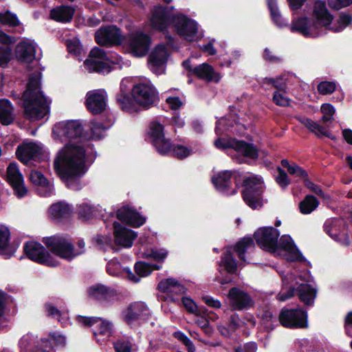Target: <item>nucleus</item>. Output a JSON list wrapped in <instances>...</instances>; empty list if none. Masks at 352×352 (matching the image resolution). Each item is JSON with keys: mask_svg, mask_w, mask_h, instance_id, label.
<instances>
[{"mask_svg": "<svg viewBox=\"0 0 352 352\" xmlns=\"http://www.w3.org/2000/svg\"><path fill=\"white\" fill-rule=\"evenodd\" d=\"M85 131L80 120L60 121L53 127V133L69 141L58 152L54 162V168L61 181L73 190L80 188V178L87 171Z\"/></svg>", "mask_w": 352, "mask_h": 352, "instance_id": "1", "label": "nucleus"}, {"mask_svg": "<svg viewBox=\"0 0 352 352\" xmlns=\"http://www.w3.org/2000/svg\"><path fill=\"white\" fill-rule=\"evenodd\" d=\"M12 96L22 100L24 118L30 121L40 120L50 113V104L41 90V78L38 75L30 76L21 96Z\"/></svg>", "mask_w": 352, "mask_h": 352, "instance_id": "2", "label": "nucleus"}, {"mask_svg": "<svg viewBox=\"0 0 352 352\" xmlns=\"http://www.w3.org/2000/svg\"><path fill=\"white\" fill-rule=\"evenodd\" d=\"M116 102L122 111L131 113L139 111L138 105L145 110L157 105L160 96L153 85L138 83L133 85L131 96L120 89L116 95Z\"/></svg>", "mask_w": 352, "mask_h": 352, "instance_id": "3", "label": "nucleus"}, {"mask_svg": "<svg viewBox=\"0 0 352 352\" xmlns=\"http://www.w3.org/2000/svg\"><path fill=\"white\" fill-rule=\"evenodd\" d=\"M241 186L242 198L247 206L252 210H257L263 206L265 186L262 177L258 175L245 177Z\"/></svg>", "mask_w": 352, "mask_h": 352, "instance_id": "4", "label": "nucleus"}, {"mask_svg": "<svg viewBox=\"0 0 352 352\" xmlns=\"http://www.w3.org/2000/svg\"><path fill=\"white\" fill-rule=\"evenodd\" d=\"M42 242L53 254L67 261L73 260L82 252V251L75 252L74 245L61 235L56 234L43 237Z\"/></svg>", "mask_w": 352, "mask_h": 352, "instance_id": "5", "label": "nucleus"}, {"mask_svg": "<svg viewBox=\"0 0 352 352\" xmlns=\"http://www.w3.org/2000/svg\"><path fill=\"white\" fill-rule=\"evenodd\" d=\"M23 252L28 259L40 265L56 267L58 264L46 248L38 242L26 241L23 244Z\"/></svg>", "mask_w": 352, "mask_h": 352, "instance_id": "6", "label": "nucleus"}, {"mask_svg": "<svg viewBox=\"0 0 352 352\" xmlns=\"http://www.w3.org/2000/svg\"><path fill=\"white\" fill-rule=\"evenodd\" d=\"M239 177L240 173L237 170H221L212 175L211 182L217 191L233 195L237 192V177Z\"/></svg>", "mask_w": 352, "mask_h": 352, "instance_id": "7", "label": "nucleus"}, {"mask_svg": "<svg viewBox=\"0 0 352 352\" xmlns=\"http://www.w3.org/2000/svg\"><path fill=\"white\" fill-rule=\"evenodd\" d=\"M96 43L101 47L120 45L124 38L121 29L116 25H102L94 35Z\"/></svg>", "mask_w": 352, "mask_h": 352, "instance_id": "8", "label": "nucleus"}, {"mask_svg": "<svg viewBox=\"0 0 352 352\" xmlns=\"http://www.w3.org/2000/svg\"><path fill=\"white\" fill-rule=\"evenodd\" d=\"M278 319L285 327L290 329H304L308 327L307 313L302 309L283 308Z\"/></svg>", "mask_w": 352, "mask_h": 352, "instance_id": "9", "label": "nucleus"}, {"mask_svg": "<svg viewBox=\"0 0 352 352\" xmlns=\"http://www.w3.org/2000/svg\"><path fill=\"white\" fill-rule=\"evenodd\" d=\"M148 136L151 144L159 154L165 155L170 151L172 142L170 139L165 138L164 126L159 122H151Z\"/></svg>", "mask_w": 352, "mask_h": 352, "instance_id": "10", "label": "nucleus"}, {"mask_svg": "<svg viewBox=\"0 0 352 352\" xmlns=\"http://www.w3.org/2000/svg\"><path fill=\"white\" fill-rule=\"evenodd\" d=\"M280 232L272 226L263 227L257 229L254 234L258 246L262 250L274 252L277 250L278 239Z\"/></svg>", "mask_w": 352, "mask_h": 352, "instance_id": "11", "label": "nucleus"}, {"mask_svg": "<svg viewBox=\"0 0 352 352\" xmlns=\"http://www.w3.org/2000/svg\"><path fill=\"white\" fill-rule=\"evenodd\" d=\"M151 316V311L147 305L142 301L130 303L122 312L123 322L127 325H132L138 321H146Z\"/></svg>", "mask_w": 352, "mask_h": 352, "instance_id": "12", "label": "nucleus"}, {"mask_svg": "<svg viewBox=\"0 0 352 352\" xmlns=\"http://www.w3.org/2000/svg\"><path fill=\"white\" fill-rule=\"evenodd\" d=\"M172 25L177 34L187 41H192L198 32L197 23L182 13L173 15Z\"/></svg>", "mask_w": 352, "mask_h": 352, "instance_id": "13", "label": "nucleus"}, {"mask_svg": "<svg viewBox=\"0 0 352 352\" xmlns=\"http://www.w3.org/2000/svg\"><path fill=\"white\" fill-rule=\"evenodd\" d=\"M319 23L307 16L294 18L290 26V31L298 33L305 37H316L318 35Z\"/></svg>", "mask_w": 352, "mask_h": 352, "instance_id": "14", "label": "nucleus"}, {"mask_svg": "<svg viewBox=\"0 0 352 352\" xmlns=\"http://www.w3.org/2000/svg\"><path fill=\"white\" fill-rule=\"evenodd\" d=\"M173 7L156 6L152 10L151 24L153 29L162 32L173 24Z\"/></svg>", "mask_w": 352, "mask_h": 352, "instance_id": "15", "label": "nucleus"}, {"mask_svg": "<svg viewBox=\"0 0 352 352\" xmlns=\"http://www.w3.org/2000/svg\"><path fill=\"white\" fill-rule=\"evenodd\" d=\"M87 298L102 304L112 303L117 296L116 289L102 283H96L87 289Z\"/></svg>", "mask_w": 352, "mask_h": 352, "instance_id": "16", "label": "nucleus"}, {"mask_svg": "<svg viewBox=\"0 0 352 352\" xmlns=\"http://www.w3.org/2000/svg\"><path fill=\"white\" fill-rule=\"evenodd\" d=\"M151 44V36L142 32H136L129 38L128 42L129 49L135 57L145 56L150 49Z\"/></svg>", "mask_w": 352, "mask_h": 352, "instance_id": "17", "label": "nucleus"}, {"mask_svg": "<svg viewBox=\"0 0 352 352\" xmlns=\"http://www.w3.org/2000/svg\"><path fill=\"white\" fill-rule=\"evenodd\" d=\"M42 155V148L34 142H23L16 150L17 159L25 165L31 161H38Z\"/></svg>", "mask_w": 352, "mask_h": 352, "instance_id": "18", "label": "nucleus"}, {"mask_svg": "<svg viewBox=\"0 0 352 352\" xmlns=\"http://www.w3.org/2000/svg\"><path fill=\"white\" fill-rule=\"evenodd\" d=\"M7 182L12 186L19 198L24 197L28 190L24 186L23 177L16 163H10L7 168Z\"/></svg>", "mask_w": 352, "mask_h": 352, "instance_id": "19", "label": "nucleus"}, {"mask_svg": "<svg viewBox=\"0 0 352 352\" xmlns=\"http://www.w3.org/2000/svg\"><path fill=\"white\" fill-rule=\"evenodd\" d=\"M228 298L234 310L249 309L254 305V302L250 294L236 287H233L229 290Z\"/></svg>", "mask_w": 352, "mask_h": 352, "instance_id": "20", "label": "nucleus"}, {"mask_svg": "<svg viewBox=\"0 0 352 352\" xmlns=\"http://www.w3.org/2000/svg\"><path fill=\"white\" fill-rule=\"evenodd\" d=\"M116 217L121 222L133 228H139L146 222V217L141 215L135 209L126 206L117 210Z\"/></svg>", "mask_w": 352, "mask_h": 352, "instance_id": "21", "label": "nucleus"}, {"mask_svg": "<svg viewBox=\"0 0 352 352\" xmlns=\"http://www.w3.org/2000/svg\"><path fill=\"white\" fill-rule=\"evenodd\" d=\"M113 226L115 243L119 246L131 248L133 245V241L137 237V233L129 228L122 226L118 221H114Z\"/></svg>", "mask_w": 352, "mask_h": 352, "instance_id": "22", "label": "nucleus"}, {"mask_svg": "<svg viewBox=\"0 0 352 352\" xmlns=\"http://www.w3.org/2000/svg\"><path fill=\"white\" fill-rule=\"evenodd\" d=\"M87 109L93 114L102 113L107 106V96L104 92L99 90L88 92L85 100Z\"/></svg>", "mask_w": 352, "mask_h": 352, "instance_id": "23", "label": "nucleus"}, {"mask_svg": "<svg viewBox=\"0 0 352 352\" xmlns=\"http://www.w3.org/2000/svg\"><path fill=\"white\" fill-rule=\"evenodd\" d=\"M66 341L65 336L56 333L50 334L47 338H42L35 346L33 352H50L54 346L64 347Z\"/></svg>", "mask_w": 352, "mask_h": 352, "instance_id": "24", "label": "nucleus"}, {"mask_svg": "<svg viewBox=\"0 0 352 352\" xmlns=\"http://www.w3.org/2000/svg\"><path fill=\"white\" fill-rule=\"evenodd\" d=\"M277 249L287 252L291 261H303L305 259L289 235L284 234L278 239Z\"/></svg>", "mask_w": 352, "mask_h": 352, "instance_id": "25", "label": "nucleus"}, {"mask_svg": "<svg viewBox=\"0 0 352 352\" xmlns=\"http://www.w3.org/2000/svg\"><path fill=\"white\" fill-rule=\"evenodd\" d=\"M314 21L319 23V28L330 25L333 21V16L328 11L324 1H316L313 10Z\"/></svg>", "mask_w": 352, "mask_h": 352, "instance_id": "26", "label": "nucleus"}, {"mask_svg": "<svg viewBox=\"0 0 352 352\" xmlns=\"http://www.w3.org/2000/svg\"><path fill=\"white\" fill-rule=\"evenodd\" d=\"M29 179L30 182L37 186L38 194L43 197H49L52 195V187L50 182L40 171L32 170Z\"/></svg>", "mask_w": 352, "mask_h": 352, "instance_id": "27", "label": "nucleus"}, {"mask_svg": "<svg viewBox=\"0 0 352 352\" xmlns=\"http://www.w3.org/2000/svg\"><path fill=\"white\" fill-rule=\"evenodd\" d=\"M193 75L199 79L207 82H219L221 80V75L214 72L212 66L208 63H204L194 67Z\"/></svg>", "mask_w": 352, "mask_h": 352, "instance_id": "28", "label": "nucleus"}, {"mask_svg": "<svg viewBox=\"0 0 352 352\" xmlns=\"http://www.w3.org/2000/svg\"><path fill=\"white\" fill-rule=\"evenodd\" d=\"M15 54L19 62L31 63L36 58V48L30 43L21 42L16 47Z\"/></svg>", "mask_w": 352, "mask_h": 352, "instance_id": "29", "label": "nucleus"}, {"mask_svg": "<svg viewBox=\"0 0 352 352\" xmlns=\"http://www.w3.org/2000/svg\"><path fill=\"white\" fill-rule=\"evenodd\" d=\"M75 11L72 6L61 5L50 10V17L55 21L66 23L72 20Z\"/></svg>", "mask_w": 352, "mask_h": 352, "instance_id": "30", "label": "nucleus"}, {"mask_svg": "<svg viewBox=\"0 0 352 352\" xmlns=\"http://www.w3.org/2000/svg\"><path fill=\"white\" fill-rule=\"evenodd\" d=\"M106 127L101 122L91 121L90 123V132L85 131V148H93L94 144L90 143V140H100L104 137Z\"/></svg>", "mask_w": 352, "mask_h": 352, "instance_id": "31", "label": "nucleus"}, {"mask_svg": "<svg viewBox=\"0 0 352 352\" xmlns=\"http://www.w3.org/2000/svg\"><path fill=\"white\" fill-rule=\"evenodd\" d=\"M157 288L160 292L168 294H184L187 290L183 285L173 278H168L160 280Z\"/></svg>", "mask_w": 352, "mask_h": 352, "instance_id": "32", "label": "nucleus"}, {"mask_svg": "<svg viewBox=\"0 0 352 352\" xmlns=\"http://www.w3.org/2000/svg\"><path fill=\"white\" fill-rule=\"evenodd\" d=\"M168 56L169 53L166 45L158 44L150 54L148 62L153 67L158 69L166 63Z\"/></svg>", "mask_w": 352, "mask_h": 352, "instance_id": "33", "label": "nucleus"}, {"mask_svg": "<svg viewBox=\"0 0 352 352\" xmlns=\"http://www.w3.org/2000/svg\"><path fill=\"white\" fill-rule=\"evenodd\" d=\"M296 294L299 300L307 307L313 306L317 295V290L311 285L302 283L296 288Z\"/></svg>", "mask_w": 352, "mask_h": 352, "instance_id": "34", "label": "nucleus"}, {"mask_svg": "<svg viewBox=\"0 0 352 352\" xmlns=\"http://www.w3.org/2000/svg\"><path fill=\"white\" fill-rule=\"evenodd\" d=\"M106 60L87 58L84 61V66L89 72L98 74H109L112 70L111 65Z\"/></svg>", "mask_w": 352, "mask_h": 352, "instance_id": "35", "label": "nucleus"}, {"mask_svg": "<svg viewBox=\"0 0 352 352\" xmlns=\"http://www.w3.org/2000/svg\"><path fill=\"white\" fill-rule=\"evenodd\" d=\"M234 150L241 153L243 157L256 160L258 158V149L252 143L244 140H238L235 143Z\"/></svg>", "mask_w": 352, "mask_h": 352, "instance_id": "36", "label": "nucleus"}, {"mask_svg": "<svg viewBox=\"0 0 352 352\" xmlns=\"http://www.w3.org/2000/svg\"><path fill=\"white\" fill-rule=\"evenodd\" d=\"M13 107L8 99H0V122L8 126L14 121Z\"/></svg>", "mask_w": 352, "mask_h": 352, "instance_id": "37", "label": "nucleus"}, {"mask_svg": "<svg viewBox=\"0 0 352 352\" xmlns=\"http://www.w3.org/2000/svg\"><path fill=\"white\" fill-rule=\"evenodd\" d=\"M219 265L224 267L225 270L228 273L231 274H236L237 271V262L230 249L227 250L223 253Z\"/></svg>", "mask_w": 352, "mask_h": 352, "instance_id": "38", "label": "nucleus"}, {"mask_svg": "<svg viewBox=\"0 0 352 352\" xmlns=\"http://www.w3.org/2000/svg\"><path fill=\"white\" fill-rule=\"evenodd\" d=\"M280 164L283 168H287L289 175L299 177L303 182L309 177L308 173L305 169L295 162L290 163L287 159H283L280 161Z\"/></svg>", "mask_w": 352, "mask_h": 352, "instance_id": "39", "label": "nucleus"}, {"mask_svg": "<svg viewBox=\"0 0 352 352\" xmlns=\"http://www.w3.org/2000/svg\"><path fill=\"white\" fill-rule=\"evenodd\" d=\"M254 246V239L251 236H244L235 244L233 250L241 261H245L247 250Z\"/></svg>", "mask_w": 352, "mask_h": 352, "instance_id": "40", "label": "nucleus"}, {"mask_svg": "<svg viewBox=\"0 0 352 352\" xmlns=\"http://www.w3.org/2000/svg\"><path fill=\"white\" fill-rule=\"evenodd\" d=\"M267 2L271 18L274 23L279 28L287 26L288 23L280 14L276 0H267Z\"/></svg>", "mask_w": 352, "mask_h": 352, "instance_id": "41", "label": "nucleus"}, {"mask_svg": "<svg viewBox=\"0 0 352 352\" xmlns=\"http://www.w3.org/2000/svg\"><path fill=\"white\" fill-rule=\"evenodd\" d=\"M71 208L69 204L64 202H58L52 204L50 208L52 216L57 219H67L71 214Z\"/></svg>", "mask_w": 352, "mask_h": 352, "instance_id": "42", "label": "nucleus"}, {"mask_svg": "<svg viewBox=\"0 0 352 352\" xmlns=\"http://www.w3.org/2000/svg\"><path fill=\"white\" fill-rule=\"evenodd\" d=\"M320 202L318 199L311 195H306L299 203L300 212L303 214H308L317 208Z\"/></svg>", "mask_w": 352, "mask_h": 352, "instance_id": "43", "label": "nucleus"}, {"mask_svg": "<svg viewBox=\"0 0 352 352\" xmlns=\"http://www.w3.org/2000/svg\"><path fill=\"white\" fill-rule=\"evenodd\" d=\"M20 21L16 14L6 10L4 12H0V28L2 25L15 28L19 25Z\"/></svg>", "mask_w": 352, "mask_h": 352, "instance_id": "44", "label": "nucleus"}, {"mask_svg": "<svg viewBox=\"0 0 352 352\" xmlns=\"http://www.w3.org/2000/svg\"><path fill=\"white\" fill-rule=\"evenodd\" d=\"M263 85H272L275 88L276 91L287 93V85L281 76L276 78L265 77L262 80Z\"/></svg>", "mask_w": 352, "mask_h": 352, "instance_id": "45", "label": "nucleus"}, {"mask_svg": "<svg viewBox=\"0 0 352 352\" xmlns=\"http://www.w3.org/2000/svg\"><path fill=\"white\" fill-rule=\"evenodd\" d=\"M169 153H171L173 157L179 160H183L190 155L191 149L182 144L175 145L172 144V148L168 154Z\"/></svg>", "mask_w": 352, "mask_h": 352, "instance_id": "46", "label": "nucleus"}, {"mask_svg": "<svg viewBox=\"0 0 352 352\" xmlns=\"http://www.w3.org/2000/svg\"><path fill=\"white\" fill-rule=\"evenodd\" d=\"M8 294L0 289V331L7 326L5 317Z\"/></svg>", "mask_w": 352, "mask_h": 352, "instance_id": "47", "label": "nucleus"}, {"mask_svg": "<svg viewBox=\"0 0 352 352\" xmlns=\"http://www.w3.org/2000/svg\"><path fill=\"white\" fill-rule=\"evenodd\" d=\"M94 207L82 204L78 208V218L82 221H87L94 217Z\"/></svg>", "mask_w": 352, "mask_h": 352, "instance_id": "48", "label": "nucleus"}, {"mask_svg": "<svg viewBox=\"0 0 352 352\" xmlns=\"http://www.w3.org/2000/svg\"><path fill=\"white\" fill-rule=\"evenodd\" d=\"M10 240L9 228L0 224V252L4 251L8 246Z\"/></svg>", "mask_w": 352, "mask_h": 352, "instance_id": "49", "label": "nucleus"}, {"mask_svg": "<svg viewBox=\"0 0 352 352\" xmlns=\"http://www.w3.org/2000/svg\"><path fill=\"white\" fill-rule=\"evenodd\" d=\"M134 270L140 277H145L152 273L150 263L144 261H137L134 265Z\"/></svg>", "mask_w": 352, "mask_h": 352, "instance_id": "50", "label": "nucleus"}, {"mask_svg": "<svg viewBox=\"0 0 352 352\" xmlns=\"http://www.w3.org/2000/svg\"><path fill=\"white\" fill-rule=\"evenodd\" d=\"M277 172L278 175L276 176L275 181L281 188L285 189L291 184V179L282 168L278 166Z\"/></svg>", "mask_w": 352, "mask_h": 352, "instance_id": "51", "label": "nucleus"}, {"mask_svg": "<svg viewBox=\"0 0 352 352\" xmlns=\"http://www.w3.org/2000/svg\"><path fill=\"white\" fill-rule=\"evenodd\" d=\"M12 59V49L9 46L0 45V67H7Z\"/></svg>", "mask_w": 352, "mask_h": 352, "instance_id": "52", "label": "nucleus"}, {"mask_svg": "<svg viewBox=\"0 0 352 352\" xmlns=\"http://www.w3.org/2000/svg\"><path fill=\"white\" fill-rule=\"evenodd\" d=\"M106 271L112 276H119L122 274L121 263L118 260L113 259L107 263Z\"/></svg>", "mask_w": 352, "mask_h": 352, "instance_id": "53", "label": "nucleus"}, {"mask_svg": "<svg viewBox=\"0 0 352 352\" xmlns=\"http://www.w3.org/2000/svg\"><path fill=\"white\" fill-rule=\"evenodd\" d=\"M181 301L182 305L189 314H192L195 315H197L199 314V307L191 298L182 296Z\"/></svg>", "mask_w": 352, "mask_h": 352, "instance_id": "54", "label": "nucleus"}, {"mask_svg": "<svg viewBox=\"0 0 352 352\" xmlns=\"http://www.w3.org/2000/svg\"><path fill=\"white\" fill-rule=\"evenodd\" d=\"M237 142L236 139L226 140L222 138H218L214 142L215 147L218 149L226 150L228 148L234 149L235 143Z\"/></svg>", "mask_w": 352, "mask_h": 352, "instance_id": "55", "label": "nucleus"}, {"mask_svg": "<svg viewBox=\"0 0 352 352\" xmlns=\"http://www.w3.org/2000/svg\"><path fill=\"white\" fill-rule=\"evenodd\" d=\"M336 89L335 82L330 81H322L317 86L318 91L322 95L332 94Z\"/></svg>", "mask_w": 352, "mask_h": 352, "instance_id": "56", "label": "nucleus"}, {"mask_svg": "<svg viewBox=\"0 0 352 352\" xmlns=\"http://www.w3.org/2000/svg\"><path fill=\"white\" fill-rule=\"evenodd\" d=\"M281 91H274L272 97L273 102L279 107H289L290 99L283 94Z\"/></svg>", "mask_w": 352, "mask_h": 352, "instance_id": "57", "label": "nucleus"}, {"mask_svg": "<svg viewBox=\"0 0 352 352\" xmlns=\"http://www.w3.org/2000/svg\"><path fill=\"white\" fill-rule=\"evenodd\" d=\"M100 320V318L95 316H83L78 315L76 317V322L85 327H90L98 323Z\"/></svg>", "mask_w": 352, "mask_h": 352, "instance_id": "58", "label": "nucleus"}, {"mask_svg": "<svg viewBox=\"0 0 352 352\" xmlns=\"http://www.w3.org/2000/svg\"><path fill=\"white\" fill-rule=\"evenodd\" d=\"M100 324L98 327V332L100 335L110 336L112 331L113 324L109 320H104L100 318Z\"/></svg>", "mask_w": 352, "mask_h": 352, "instance_id": "59", "label": "nucleus"}, {"mask_svg": "<svg viewBox=\"0 0 352 352\" xmlns=\"http://www.w3.org/2000/svg\"><path fill=\"white\" fill-rule=\"evenodd\" d=\"M116 352H131L132 344L129 341L118 340L113 342Z\"/></svg>", "mask_w": 352, "mask_h": 352, "instance_id": "60", "label": "nucleus"}, {"mask_svg": "<svg viewBox=\"0 0 352 352\" xmlns=\"http://www.w3.org/2000/svg\"><path fill=\"white\" fill-rule=\"evenodd\" d=\"M303 183L305 186L309 189L311 192L320 197H324V193L320 186L316 184L313 182L310 181L309 177L305 179V181H304Z\"/></svg>", "mask_w": 352, "mask_h": 352, "instance_id": "61", "label": "nucleus"}, {"mask_svg": "<svg viewBox=\"0 0 352 352\" xmlns=\"http://www.w3.org/2000/svg\"><path fill=\"white\" fill-rule=\"evenodd\" d=\"M88 58L108 60L105 51L98 47H94L91 50Z\"/></svg>", "mask_w": 352, "mask_h": 352, "instance_id": "62", "label": "nucleus"}, {"mask_svg": "<svg viewBox=\"0 0 352 352\" xmlns=\"http://www.w3.org/2000/svg\"><path fill=\"white\" fill-rule=\"evenodd\" d=\"M338 221V220L337 219H329L325 221L323 225L324 231L331 238H335L337 236L336 234L332 233V230L337 226Z\"/></svg>", "mask_w": 352, "mask_h": 352, "instance_id": "63", "label": "nucleus"}, {"mask_svg": "<svg viewBox=\"0 0 352 352\" xmlns=\"http://www.w3.org/2000/svg\"><path fill=\"white\" fill-rule=\"evenodd\" d=\"M338 23L340 29L343 30L352 23V15L346 12L340 13Z\"/></svg>", "mask_w": 352, "mask_h": 352, "instance_id": "64", "label": "nucleus"}]
</instances>
